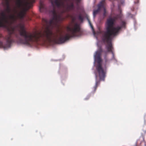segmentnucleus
<instances>
[{
    "instance_id": "obj_9",
    "label": "nucleus",
    "mask_w": 146,
    "mask_h": 146,
    "mask_svg": "<svg viewBox=\"0 0 146 146\" xmlns=\"http://www.w3.org/2000/svg\"><path fill=\"white\" fill-rule=\"evenodd\" d=\"M35 2V0H27L25 3V5L28 9L31 8L33 4Z\"/></svg>"
},
{
    "instance_id": "obj_12",
    "label": "nucleus",
    "mask_w": 146,
    "mask_h": 146,
    "mask_svg": "<svg viewBox=\"0 0 146 146\" xmlns=\"http://www.w3.org/2000/svg\"><path fill=\"white\" fill-rule=\"evenodd\" d=\"M100 81H97L96 80V81L95 85L93 88H94L93 92L94 93L95 92V91H96L98 85H99L100 84Z\"/></svg>"
},
{
    "instance_id": "obj_1",
    "label": "nucleus",
    "mask_w": 146,
    "mask_h": 146,
    "mask_svg": "<svg viewBox=\"0 0 146 146\" xmlns=\"http://www.w3.org/2000/svg\"><path fill=\"white\" fill-rule=\"evenodd\" d=\"M52 5V9L50 10L49 12L52 14L53 17L49 21L45 18H43L42 22L45 29L42 33L41 32H35L33 33L28 32L25 30L24 26L21 25L20 26V34L21 36L24 38L23 40L19 35L15 32V28L14 27H8L9 34L5 37L7 43L5 47H9L11 44L14 42L12 35H15L16 38L19 42L21 43L29 45L32 44L34 42L38 41L45 42L46 40L50 41L52 39H54L55 42L57 44L64 43L70 38L77 36V33L80 32V27L77 23H75L71 27H67V33L64 36H62L57 38L58 34L57 33H54L52 32L54 26L58 22L62 21L63 18L62 14L64 11H62L61 13L57 14L55 9L54 4L58 8L64 7V2L62 0H50Z\"/></svg>"
},
{
    "instance_id": "obj_17",
    "label": "nucleus",
    "mask_w": 146,
    "mask_h": 146,
    "mask_svg": "<svg viewBox=\"0 0 146 146\" xmlns=\"http://www.w3.org/2000/svg\"><path fill=\"white\" fill-rule=\"evenodd\" d=\"M2 36V35L0 34V38ZM3 46V44L2 42L0 41V47H1Z\"/></svg>"
},
{
    "instance_id": "obj_3",
    "label": "nucleus",
    "mask_w": 146,
    "mask_h": 146,
    "mask_svg": "<svg viewBox=\"0 0 146 146\" xmlns=\"http://www.w3.org/2000/svg\"><path fill=\"white\" fill-rule=\"evenodd\" d=\"M121 17V14L116 15L113 17H109L107 20L106 25V31L103 34H105L107 32H109L111 31H115L114 33H116L120 29L119 27L114 26L115 22L116 21Z\"/></svg>"
},
{
    "instance_id": "obj_19",
    "label": "nucleus",
    "mask_w": 146,
    "mask_h": 146,
    "mask_svg": "<svg viewBox=\"0 0 146 146\" xmlns=\"http://www.w3.org/2000/svg\"><path fill=\"white\" fill-rule=\"evenodd\" d=\"M98 52H100V54H101L103 52V50L101 48H100L99 50L97 51Z\"/></svg>"
},
{
    "instance_id": "obj_6",
    "label": "nucleus",
    "mask_w": 146,
    "mask_h": 146,
    "mask_svg": "<svg viewBox=\"0 0 146 146\" xmlns=\"http://www.w3.org/2000/svg\"><path fill=\"white\" fill-rule=\"evenodd\" d=\"M126 24V22L124 21H121V23L120 26H117L116 27H119L120 29L116 33H114L115 31H111L110 32H107L105 34H103L102 35L113 38L116 36L118 34L119 31L122 28L125 27Z\"/></svg>"
},
{
    "instance_id": "obj_2",
    "label": "nucleus",
    "mask_w": 146,
    "mask_h": 146,
    "mask_svg": "<svg viewBox=\"0 0 146 146\" xmlns=\"http://www.w3.org/2000/svg\"><path fill=\"white\" fill-rule=\"evenodd\" d=\"M27 11L26 9H23L21 10L17 16H16L15 14L17 13V11L15 8L13 9L14 14H11L9 16L8 19L6 16V15L4 12H2L0 17V27H7V25L12 24L16 22L18 19H22L25 17Z\"/></svg>"
},
{
    "instance_id": "obj_4",
    "label": "nucleus",
    "mask_w": 146,
    "mask_h": 146,
    "mask_svg": "<svg viewBox=\"0 0 146 146\" xmlns=\"http://www.w3.org/2000/svg\"><path fill=\"white\" fill-rule=\"evenodd\" d=\"M101 54L97 51L95 56V59L98 63L96 66V69L100 80L104 81L106 76V70L102 66L101 62L102 59L101 58Z\"/></svg>"
},
{
    "instance_id": "obj_13",
    "label": "nucleus",
    "mask_w": 146,
    "mask_h": 146,
    "mask_svg": "<svg viewBox=\"0 0 146 146\" xmlns=\"http://www.w3.org/2000/svg\"><path fill=\"white\" fill-rule=\"evenodd\" d=\"M105 0H104V8H103L104 9V13H103V16L104 17H105L106 16V9L105 8Z\"/></svg>"
},
{
    "instance_id": "obj_14",
    "label": "nucleus",
    "mask_w": 146,
    "mask_h": 146,
    "mask_svg": "<svg viewBox=\"0 0 146 146\" xmlns=\"http://www.w3.org/2000/svg\"><path fill=\"white\" fill-rule=\"evenodd\" d=\"M17 4L19 8L20 7L21 5V0H17Z\"/></svg>"
},
{
    "instance_id": "obj_8",
    "label": "nucleus",
    "mask_w": 146,
    "mask_h": 146,
    "mask_svg": "<svg viewBox=\"0 0 146 146\" xmlns=\"http://www.w3.org/2000/svg\"><path fill=\"white\" fill-rule=\"evenodd\" d=\"M39 10L40 12H46L47 9L44 5L43 2L42 0H40V2Z\"/></svg>"
},
{
    "instance_id": "obj_5",
    "label": "nucleus",
    "mask_w": 146,
    "mask_h": 146,
    "mask_svg": "<svg viewBox=\"0 0 146 146\" xmlns=\"http://www.w3.org/2000/svg\"><path fill=\"white\" fill-rule=\"evenodd\" d=\"M113 38L109 37L103 35H102V39L103 42H106V47L108 52H111L112 54V58L114 59V53L113 52V47L112 44V40Z\"/></svg>"
},
{
    "instance_id": "obj_16",
    "label": "nucleus",
    "mask_w": 146,
    "mask_h": 146,
    "mask_svg": "<svg viewBox=\"0 0 146 146\" xmlns=\"http://www.w3.org/2000/svg\"><path fill=\"white\" fill-rule=\"evenodd\" d=\"M104 60L105 62L106 63L108 62L109 61V60L108 58L106 56H105L104 57Z\"/></svg>"
},
{
    "instance_id": "obj_24",
    "label": "nucleus",
    "mask_w": 146,
    "mask_h": 146,
    "mask_svg": "<svg viewBox=\"0 0 146 146\" xmlns=\"http://www.w3.org/2000/svg\"><path fill=\"white\" fill-rule=\"evenodd\" d=\"M137 144H136V146H137Z\"/></svg>"
},
{
    "instance_id": "obj_11",
    "label": "nucleus",
    "mask_w": 146,
    "mask_h": 146,
    "mask_svg": "<svg viewBox=\"0 0 146 146\" xmlns=\"http://www.w3.org/2000/svg\"><path fill=\"white\" fill-rule=\"evenodd\" d=\"M74 8V5L73 3H72L70 5H68L67 7V9L68 11L73 10Z\"/></svg>"
},
{
    "instance_id": "obj_15",
    "label": "nucleus",
    "mask_w": 146,
    "mask_h": 146,
    "mask_svg": "<svg viewBox=\"0 0 146 146\" xmlns=\"http://www.w3.org/2000/svg\"><path fill=\"white\" fill-rule=\"evenodd\" d=\"M78 19L81 22H82L83 20V18L81 15H79L78 16Z\"/></svg>"
},
{
    "instance_id": "obj_7",
    "label": "nucleus",
    "mask_w": 146,
    "mask_h": 146,
    "mask_svg": "<svg viewBox=\"0 0 146 146\" xmlns=\"http://www.w3.org/2000/svg\"><path fill=\"white\" fill-rule=\"evenodd\" d=\"M104 0H102L98 5V9L94 11L93 12V16L94 17L95 15L99 12L102 8L104 7Z\"/></svg>"
},
{
    "instance_id": "obj_21",
    "label": "nucleus",
    "mask_w": 146,
    "mask_h": 146,
    "mask_svg": "<svg viewBox=\"0 0 146 146\" xmlns=\"http://www.w3.org/2000/svg\"><path fill=\"white\" fill-rule=\"evenodd\" d=\"M89 98H90V96H89V97H88V98H86V100H88V99Z\"/></svg>"
},
{
    "instance_id": "obj_22",
    "label": "nucleus",
    "mask_w": 146,
    "mask_h": 146,
    "mask_svg": "<svg viewBox=\"0 0 146 146\" xmlns=\"http://www.w3.org/2000/svg\"><path fill=\"white\" fill-rule=\"evenodd\" d=\"M144 132L145 133H146V130L144 131Z\"/></svg>"
},
{
    "instance_id": "obj_23",
    "label": "nucleus",
    "mask_w": 146,
    "mask_h": 146,
    "mask_svg": "<svg viewBox=\"0 0 146 146\" xmlns=\"http://www.w3.org/2000/svg\"><path fill=\"white\" fill-rule=\"evenodd\" d=\"M97 78V76L96 75V79Z\"/></svg>"
},
{
    "instance_id": "obj_10",
    "label": "nucleus",
    "mask_w": 146,
    "mask_h": 146,
    "mask_svg": "<svg viewBox=\"0 0 146 146\" xmlns=\"http://www.w3.org/2000/svg\"><path fill=\"white\" fill-rule=\"evenodd\" d=\"M7 8L6 9V11L8 13L11 12V9L10 7V0H4Z\"/></svg>"
},
{
    "instance_id": "obj_18",
    "label": "nucleus",
    "mask_w": 146,
    "mask_h": 146,
    "mask_svg": "<svg viewBox=\"0 0 146 146\" xmlns=\"http://www.w3.org/2000/svg\"><path fill=\"white\" fill-rule=\"evenodd\" d=\"M88 23L91 26V27H92V29H93V27L92 26V24L91 23V22L89 20V19H88Z\"/></svg>"
},
{
    "instance_id": "obj_20",
    "label": "nucleus",
    "mask_w": 146,
    "mask_h": 146,
    "mask_svg": "<svg viewBox=\"0 0 146 146\" xmlns=\"http://www.w3.org/2000/svg\"><path fill=\"white\" fill-rule=\"evenodd\" d=\"M142 138L143 139V140L144 141V137H143V136H142Z\"/></svg>"
}]
</instances>
